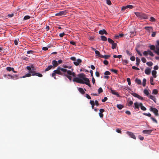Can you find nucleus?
<instances>
[{
    "instance_id": "1",
    "label": "nucleus",
    "mask_w": 159,
    "mask_h": 159,
    "mask_svg": "<svg viewBox=\"0 0 159 159\" xmlns=\"http://www.w3.org/2000/svg\"><path fill=\"white\" fill-rule=\"evenodd\" d=\"M73 70V69H72L71 70H68L66 69L62 68L60 66H58L56 70L53 71L52 74V76L55 79H57L55 76L56 74L61 76H66L70 81H71L72 80L71 75L73 77L76 76L75 73L72 72Z\"/></svg>"
},
{
    "instance_id": "2",
    "label": "nucleus",
    "mask_w": 159,
    "mask_h": 159,
    "mask_svg": "<svg viewBox=\"0 0 159 159\" xmlns=\"http://www.w3.org/2000/svg\"><path fill=\"white\" fill-rule=\"evenodd\" d=\"M78 77H75L73 81L77 83L85 84L89 87H91L89 80L88 78L85 77L86 75L83 73L80 74L78 75Z\"/></svg>"
},
{
    "instance_id": "3",
    "label": "nucleus",
    "mask_w": 159,
    "mask_h": 159,
    "mask_svg": "<svg viewBox=\"0 0 159 159\" xmlns=\"http://www.w3.org/2000/svg\"><path fill=\"white\" fill-rule=\"evenodd\" d=\"M34 66H31V67L29 66H27L26 68L29 70V73L25 74L22 77H20V78H25L26 77H30L32 75L33 76L36 75L39 77H43L42 74L39 73H36L33 70Z\"/></svg>"
},
{
    "instance_id": "4",
    "label": "nucleus",
    "mask_w": 159,
    "mask_h": 159,
    "mask_svg": "<svg viewBox=\"0 0 159 159\" xmlns=\"http://www.w3.org/2000/svg\"><path fill=\"white\" fill-rule=\"evenodd\" d=\"M134 14L137 17L141 19H147L148 18V16L145 14L139 12H135Z\"/></svg>"
},
{
    "instance_id": "5",
    "label": "nucleus",
    "mask_w": 159,
    "mask_h": 159,
    "mask_svg": "<svg viewBox=\"0 0 159 159\" xmlns=\"http://www.w3.org/2000/svg\"><path fill=\"white\" fill-rule=\"evenodd\" d=\"M143 93L145 95L148 96L150 99L152 100L155 103H156V98L152 95H149V93L148 90L146 89H144Z\"/></svg>"
},
{
    "instance_id": "6",
    "label": "nucleus",
    "mask_w": 159,
    "mask_h": 159,
    "mask_svg": "<svg viewBox=\"0 0 159 159\" xmlns=\"http://www.w3.org/2000/svg\"><path fill=\"white\" fill-rule=\"evenodd\" d=\"M150 111H152L156 116H158L159 114L158 113V110L155 108L151 107L150 108Z\"/></svg>"
},
{
    "instance_id": "7",
    "label": "nucleus",
    "mask_w": 159,
    "mask_h": 159,
    "mask_svg": "<svg viewBox=\"0 0 159 159\" xmlns=\"http://www.w3.org/2000/svg\"><path fill=\"white\" fill-rule=\"evenodd\" d=\"M66 10L60 11L59 12L55 14L56 16H61L66 15Z\"/></svg>"
},
{
    "instance_id": "8",
    "label": "nucleus",
    "mask_w": 159,
    "mask_h": 159,
    "mask_svg": "<svg viewBox=\"0 0 159 159\" xmlns=\"http://www.w3.org/2000/svg\"><path fill=\"white\" fill-rule=\"evenodd\" d=\"M126 134L129 135L131 138L134 139H136V137L134 134L131 132L127 131L126 132Z\"/></svg>"
},
{
    "instance_id": "9",
    "label": "nucleus",
    "mask_w": 159,
    "mask_h": 159,
    "mask_svg": "<svg viewBox=\"0 0 159 159\" xmlns=\"http://www.w3.org/2000/svg\"><path fill=\"white\" fill-rule=\"evenodd\" d=\"M8 76L10 77V78L13 80H16L19 78L18 75H12L10 74H8Z\"/></svg>"
},
{
    "instance_id": "10",
    "label": "nucleus",
    "mask_w": 159,
    "mask_h": 159,
    "mask_svg": "<svg viewBox=\"0 0 159 159\" xmlns=\"http://www.w3.org/2000/svg\"><path fill=\"white\" fill-rule=\"evenodd\" d=\"M152 130V129L149 130H144L143 131V133L144 134H149L151 133Z\"/></svg>"
},
{
    "instance_id": "11",
    "label": "nucleus",
    "mask_w": 159,
    "mask_h": 159,
    "mask_svg": "<svg viewBox=\"0 0 159 159\" xmlns=\"http://www.w3.org/2000/svg\"><path fill=\"white\" fill-rule=\"evenodd\" d=\"M82 62V60L81 59H78L77 60V61H74L73 63L76 66H78L80 63Z\"/></svg>"
},
{
    "instance_id": "12",
    "label": "nucleus",
    "mask_w": 159,
    "mask_h": 159,
    "mask_svg": "<svg viewBox=\"0 0 159 159\" xmlns=\"http://www.w3.org/2000/svg\"><path fill=\"white\" fill-rule=\"evenodd\" d=\"M6 69L7 71H10L12 70L13 72L15 73H17V72L15 71L14 69L12 67H7L6 68Z\"/></svg>"
},
{
    "instance_id": "13",
    "label": "nucleus",
    "mask_w": 159,
    "mask_h": 159,
    "mask_svg": "<svg viewBox=\"0 0 159 159\" xmlns=\"http://www.w3.org/2000/svg\"><path fill=\"white\" fill-rule=\"evenodd\" d=\"M52 64L53 65L52 66L54 67H56L58 65V63L57 61L55 60L52 61Z\"/></svg>"
},
{
    "instance_id": "14",
    "label": "nucleus",
    "mask_w": 159,
    "mask_h": 159,
    "mask_svg": "<svg viewBox=\"0 0 159 159\" xmlns=\"http://www.w3.org/2000/svg\"><path fill=\"white\" fill-rule=\"evenodd\" d=\"M99 33L100 34H107V32L104 29H103L99 31Z\"/></svg>"
},
{
    "instance_id": "15",
    "label": "nucleus",
    "mask_w": 159,
    "mask_h": 159,
    "mask_svg": "<svg viewBox=\"0 0 159 159\" xmlns=\"http://www.w3.org/2000/svg\"><path fill=\"white\" fill-rule=\"evenodd\" d=\"M145 72L146 74L148 75H149L151 73V70L150 69L147 68L145 70Z\"/></svg>"
},
{
    "instance_id": "16",
    "label": "nucleus",
    "mask_w": 159,
    "mask_h": 159,
    "mask_svg": "<svg viewBox=\"0 0 159 159\" xmlns=\"http://www.w3.org/2000/svg\"><path fill=\"white\" fill-rule=\"evenodd\" d=\"M95 53L97 56H98L101 58V57H103V55L101 54L100 52L98 51H95Z\"/></svg>"
},
{
    "instance_id": "17",
    "label": "nucleus",
    "mask_w": 159,
    "mask_h": 159,
    "mask_svg": "<svg viewBox=\"0 0 159 159\" xmlns=\"http://www.w3.org/2000/svg\"><path fill=\"white\" fill-rule=\"evenodd\" d=\"M111 93L115 95H116L117 97H119L120 95L117 92H116L114 90H111Z\"/></svg>"
},
{
    "instance_id": "18",
    "label": "nucleus",
    "mask_w": 159,
    "mask_h": 159,
    "mask_svg": "<svg viewBox=\"0 0 159 159\" xmlns=\"http://www.w3.org/2000/svg\"><path fill=\"white\" fill-rule=\"evenodd\" d=\"M135 82L136 83L140 85L141 84L142 82L141 80L138 79V78H136L135 80Z\"/></svg>"
},
{
    "instance_id": "19",
    "label": "nucleus",
    "mask_w": 159,
    "mask_h": 159,
    "mask_svg": "<svg viewBox=\"0 0 159 159\" xmlns=\"http://www.w3.org/2000/svg\"><path fill=\"white\" fill-rule=\"evenodd\" d=\"M140 106V107L141 109L143 111H146V108L144 106H143V104L142 103H139Z\"/></svg>"
},
{
    "instance_id": "20",
    "label": "nucleus",
    "mask_w": 159,
    "mask_h": 159,
    "mask_svg": "<svg viewBox=\"0 0 159 159\" xmlns=\"http://www.w3.org/2000/svg\"><path fill=\"white\" fill-rule=\"evenodd\" d=\"M152 74L153 76V77L155 78L157 77V71L156 70H152Z\"/></svg>"
},
{
    "instance_id": "21",
    "label": "nucleus",
    "mask_w": 159,
    "mask_h": 159,
    "mask_svg": "<svg viewBox=\"0 0 159 159\" xmlns=\"http://www.w3.org/2000/svg\"><path fill=\"white\" fill-rule=\"evenodd\" d=\"M135 109H139L140 106L139 103L138 104L136 102L134 103Z\"/></svg>"
},
{
    "instance_id": "22",
    "label": "nucleus",
    "mask_w": 159,
    "mask_h": 159,
    "mask_svg": "<svg viewBox=\"0 0 159 159\" xmlns=\"http://www.w3.org/2000/svg\"><path fill=\"white\" fill-rule=\"evenodd\" d=\"M124 34H119L118 35H116L115 36V38L116 39H117L119 38H121L123 36Z\"/></svg>"
},
{
    "instance_id": "23",
    "label": "nucleus",
    "mask_w": 159,
    "mask_h": 159,
    "mask_svg": "<svg viewBox=\"0 0 159 159\" xmlns=\"http://www.w3.org/2000/svg\"><path fill=\"white\" fill-rule=\"evenodd\" d=\"M112 47H111V48L112 49H115L116 47V46H117V44L116 43H115L114 42V43H112Z\"/></svg>"
},
{
    "instance_id": "24",
    "label": "nucleus",
    "mask_w": 159,
    "mask_h": 159,
    "mask_svg": "<svg viewBox=\"0 0 159 159\" xmlns=\"http://www.w3.org/2000/svg\"><path fill=\"white\" fill-rule=\"evenodd\" d=\"M136 65L138 66L139 65V63L140 62V60L138 57H137L136 58Z\"/></svg>"
},
{
    "instance_id": "25",
    "label": "nucleus",
    "mask_w": 159,
    "mask_h": 159,
    "mask_svg": "<svg viewBox=\"0 0 159 159\" xmlns=\"http://www.w3.org/2000/svg\"><path fill=\"white\" fill-rule=\"evenodd\" d=\"M149 47L152 50H153L154 51V50L155 49V46L154 45H150L149 46Z\"/></svg>"
},
{
    "instance_id": "26",
    "label": "nucleus",
    "mask_w": 159,
    "mask_h": 159,
    "mask_svg": "<svg viewBox=\"0 0 159 159\" xmlns=\"http://www.w3.org/2000/svg\"><path fill=\"white\" fill-rule=\"evenodd\" d=\"M53 67L52 66L50 65L48 66L45 70V71H48L51 70Z\"/></svg>"
},
{
    "instance_id": "27",
    "label": "nucleus",
    "mask_w": 159,
    "mask_h": 159,
    "mask_svg": "<svg viewBox=\"0 0 159 159\" xmlns=\"http://www.w3.org/2000/svg\"><path fill=\"white\" fill-rule=\"evenodd\" d=\"M78 90L82 94H84L85 93V92L84 91L83 89L82 88H79L78 89Z\"/></svg>"
},
{
    "instance_id": "28",
    "label": "nucleus",
    "mask_w": 159,
    "mask_h": 159,
    "mask_svg": "<svg viewBox=\"0 0 159 159\" xmlns=\"http://www.w3.org/2000/svg\"><path fill=\"white\" fill-rule=\"evenodd\" d=\"M150 81L151 84V85H153L155 84L154 83H153V77H151L150 78Z\"/></svg>"
},
{
    "instance_id": "29",
    "label": "nucleus",
    "mask_w": 159,
    "mask_h": 159,
    "mask_svg": "<svg viewBox=\"0 0 159 159\" xmlns=\"http://www.w3.org/2000/svg\"><path fill=\"white\" fill-rule=\"evenodd\" d=\"M101 40L103 41H106L107 40V38L104 36L102 35L101 36Z\"/></svg>"
},
{
    "instance_id": "30",
    "label": "nucleus",
    "mask_w": 159,
    "mask_h": 159,
    "mask_svg": "<svg viewBox=\"0 0 159 159\" xmlns=\"http://www.w3.org/2000/svg\"><path fill=\"white\" fill-rule=\"evenodd\" d=\"M116 107L119 109L120 110L122 109L124 107L121 104H117L116 106Z\"/></svg>"
},
{
    "instance_id": "31",
    "label": "nucleus",
    "mask_w": 159,
    "mask_h": 159,
    "mask_svg": "<svg viewBox=\"0 0 159 159\" xmlns=\"http://www.w3.org/2000/svg\"><path fill=\"white\" fill-rule=\"evenodd\" d=\"M148 54L152 57H153L154 56V54L153 53L149 50H148Z\"/></svg>"
},
{
    "instance_id": "32",
    "label": "nucleus",
    "mask_w": 159,
    "mask_h": 159,
    "mask_svg": "<svg viewBox=\"0 0 159 159\" xmlns=\"http://www.w3.org/2000/svg\"><path fill=\"white\" fill-rule=\"evenodd\" d=\"M146 80L145 79H144L143 81V87H145L146 85Z\"/></svg>"
},
{
    "instance_id": "33",
    "label": "nucleus",
    "mask_w": 159,
    "mask_h": 159,
    "mask_svg": "<svg viewBox=\"0 0 159 159\" xmlns=\"http://www.w3.org/2000/svg\"><path fill=\"white\" fill-rule=\"evenodd\" d=\"M147 65L149 66H151L153 65V63L151 61L148 62L146 63Z\"/></svg>"
},
{
    "instance_id": "34",
    "label": "nucleus",
    "mask_w": 159,
    "mask_h": 159,
    "mask_svg": "<svg viewBox=\"0 0 159 159\" xmlns=\"http://www.w3.org/2000/svg\"><path fill=\"white\" fill-rule=\"evenodd\" d=\"M152 93L155 94H157L158 93V91L156 89H154L152 90Z\"/></svg>"
},
{
    "instance_id": "35",
    "label": "nucleus",
    "mask_w": 159,
    "mask_h": 159,
    "mask_svg": "<svg viewBox=\"0 0 159 159\" xmlns=\"http://www.w3.org/2000/svg\"><path fill=\"white\" fill-rule=\"evenodd\" d=\"M110 57V55H103V57H101L102 58H105L106 59L108 58V57Z\"/></svg>"
},
{
    "instance_id": "36",
    "label": "nucleus",
    "mask_w": 159,
    "mask_h": 159,
    "mask_svg": "<svg viewBox=\"0 0 159 159\" xmlns=\"http://www.w3.org/2000/svg\"><path fill=\"white\" fill-rule=\"evenodd\" d=\"M143 114L144 115L147 116L148 117H151V114L149 113H144Z\"/></svg>"
},
{
    "instance_id": "37",
    "label": "nucleus",
    "mask_w": 159,
    "mask_h": 159,
    "mask_svg": "<svg viewBox=\"0 0 159 159\" xmlns=\"http://www.w3.org/2000/svg\"><path fill=\"white\" fill-rule=\"evenodd\" d=\"M102 92L103 90L102 89L101 87L99 88L98 90V93L100 94Z\"/></svg>"
},
{
    "instance_id": "38",
    "label": "nucleus",
    "mask_w": 159,
    "mask_h": 159,
    "mask_svg": "<svg viewBox=\"0 0 159 159\" xmlns=\"http://www.w3.org/2000/svg\"><path fill=\"white\" fill-rule=\"evenodd\" d=\"M108 41L109 43L111 44L114 42L112 39L109 38L108 39Z\"/></svg>"
},
{
    "instance_id": "39",
    "label": "nucleus",
    "mask_w": 159,
    "mask_h": 159,
    "mask_svg": "<svg viewBox=\"0 0 159 159\" xmlns=\"http://www.w3.org/2000/svg\"><path fill=\"white\" fill-rule=\"evenodd\" d=\"M30 16H24V19L25 20H28L30 19Z\"/></svg>"
},
{
    "instance_id": "40",
    "label": "nucleus",
    "mask_w": 159,
    "mask_h": 159,
    "mask_svg": "<svg viewBox=\"0 0 159 159\" xmlns=\"http://www.w3.org/2000/svg\"><path fill=\"white\" fill-rule=\"evenodd\" d=\"M156 49L157 50H154V52L159 55V48L157 47V48H156Z\"/></svg>"
},
{
    "instance_id": "41",
    "label": "nucleus",
    "mask_w": 159,
    "mask_h": 159,
    "mask_svg": "<svg viewBox=\"0 0 159 159\" xmlns=\"http://www.w3.org/2000/svg\"><path fill=\"white\" fill-rule=\"evenodd\" d=\"M149 20L152 22H154L155 21V19L153 17L151 16Z\"/></svg>"
},
{
    "instance_id": "42",
    "label": "nucleus",
    "mask_w": 159,
    "mask_h": 159,
    "mask_svg": "<svg viewBox=\"0 0 159 159\" xmlns=\"http://www.w3.org/2000/svg\"><path fill=\"white\" fill-rule=\"evenodd\" d=\"M133 104V102L132 101H129L128 103V105L129 107H130Z\"/></svg>"
},
{
    "instance_id": "43",
    "label": "nucleus",
    "mask_w": 159,
    "mask_h": 159,
    "mask_svg": "<svg viewBox=\"0 0 159 159\" xmlns=\"http://www.w3.org/2000/svg\"><path fill=\"white\" fill-rule=\"evenodd\" d=\"M110 70L112 72H113L116 74H117L118 72V71L117 70L113 69H111Z\"/></svg>"
},
{
    "instance_id": "44",
    "label": "nucleus",
    "mask_w": 159,
    "mask_h": 159,
    "mask_svg": "<svg viewBox=\"0 0 159 159\" xmlns=\"http://www.w3.org/2000/svg\"><path fill=\"white\" fill-rule=\"evenodd\" d=\"M150 118L155 123H157V120L153 117H151Z\"/></svg>"
},
{
    "instance_id": "45",
    "label": "nucleus",
    "mask_w": 159,
    "mask_h": 159,
    "mask_svg": "<svg viewBox=\"0 0 159 159\" xmlns=\"http://www.w3.org/2000/svg\"><path fill=\"white\" fill-rule=\"evenodd\" d=\"M131 94L134 97H135L136 98H138V97L139 95V94L135 93H131Z\"/></svg>"
},
{
    "instance_id": "46",
    "label": "nucleus",
    "mask_w": 159,
    "mask_h": 159,
    "mask_svg": "<svg viewBox=\"0 0 159 159\" xmlns=\"http://www.w3.org/2000/svg\"><path fill=\"white\" fill-rule=\"evenodd\" d=\"M131 94L134 97H135L136 98H138V97L139 95V94L135 93H131Z\"/></svg>"
},
{
    "instance_id": "47",
    "label": "nucleus",
    "mask_w": 159,
    "mask_h": 159,
    "mask_svg": "<svg viewBox=\"0 0 159 159\" xmlns=\"http://www.w3.org/2000/svg\"><path fill=\"white\" fill-rule=\"evenodd\" d=\"M127 81L128 82V84L129 85H130L131 84L130 80L129 78H127Z\"/></svg>"
},
{
    "instance_id": "48",
    "label": "nucleus",
    "mask_w": 159,
    "mask_h": 159,
    "mask_svg": "<svg viewBox=\"0 0 159 159\" xmlns=\"http://www.w3.org/2000/svg\"><path fill=\"white\" fill-rule=\"evenodd\" d=\"M136 50L138 54L141 56H142V54L140 53L139 51L137 49H136Z\"/></svg>"
},
{
    "instance_id": "49",
    "label": "nucleus",
    "mask_w": 159,
    "mask_h": 159,
    "mask_svg": "<svg viewBox=\"0 0 159 159\" xmlns=\"http://www.w3.org/2000/svg\"><path fill=\"white\" fill-rule=\"evenodd\" d=\"M126 6L127 8H129L130 9H132L134 7V6L132 5H128Z\"/></svg>"
},
{
    "instance_id": "50",
    "label": "nucleus",
    "mask_w": 159,
    "mask_h": 159,
    "mask_svg": "<svg viewBox=\"0 0 159 159\" xmlns=\"http://www.w3.org/2000/svg\"><path fill=\"white\" fill-rule=\"evenodd\" d=\"M157 44L156 45V48H157V47L159 48V40H157L156 41Z\"/></svg>"
},
{
    "instance_id": "51",
    "label": "nucleus",
    "mask_w": 159,
    "mask_h": 159,
    "mask_svg": "<svg viewBox=\"0 0 159 159\" xmlns=\"http://www.w3.org/2000/svg\"><path fill=\"white\" fill-rule=\"evenodd\" d=\"M126 52L127 55L130 56L132 55V53L128 50H126Z\"/></svg>"
},
{
    "instance_id": "52",
    "label": "nucleus",
    "mask_w": 159,
    "mask_h": 159,
    "mask_svg": "<svg viewBox=\"0 0 159 159\" xmlns=\"http://www.w3.org/2000/svg\"><path fill=\"white\" fill-rule=\"evenodd\" d=\"M141 60L143 63H145L146 62V60L144 57H142L141 58Z\"/></svg>"
},
{
    "instance_id": "53",
    "label": "nucleus",
    "mask_w": 159,
    "mask_h": 159,
    "mask_svg": "<svg viewBox=\"0 0 159 159\" xmlns=\"http://www.w3.org/2000/svg\"><path fill=\"white\" fill-rule=\"evenodd\" d=\"M111 73L108 71H106L104 73V75H110Z\"/></svg>"
},
{
    "instance_id": "54",
    "label": "nucleus",
    "mask_w": 159,
    "mask_h": 159,
    "mask_svg": "<svg viewBox=\"0 0 159 159\" xmlns=\"http://www.w3.org/2000/svg\"><path fill=\"white\" fill-rule=\"evenodd\" d=\"M103 63L105 65H107L108 64L109 62L107 61L106 60H105L103 61Z\"/></svg>"
},
{
    "instance_id": "55",
    "label": "nucleus",
    "mask_w": 159,
    "mask_h": 159,
    "mask_svg": "<svg viewBox=\"0 0 159 159\" xmlns=\"http://www.w3.org/2000/svg\"><path fill=\"white\" fill-rule=\"evenodd\" d=\"M130 59L132 61H134L135 60V58L134 56H132L130 57Z\"/></svg>"
},
{
    "instance_id": "56",
    "label": "nucleus",
    "mask_w": 159,
    "mask_h": 159,
    "mask_svg": "<svg viewBox=\"0 0 159 159\" xmlns=\"http://www.w3.org/2000/svg\"><path fill=\"white\" fill-rule=\"evenodd\" d=\"M116 131L118 133H120V134L121 133V130L120 129H118V128H117L116 129Z\"/></svg>"
},
{
    "instance_id": "57",
    "label": "nucleus",
    "mask_w": 159,
    "mask_h": 159,
    "mask_svg": "<svg viewBox=\"0 0 159 159\" xmlns=\"http://www.w3.org/2000/svg\"><path fill=\"white\" fill-rule=\"evenodd\" d=\"M138 137L141 140H143L144 139V137L141 136L140 135H139L138 136Z\"/></svg>"
},
{
    "instance_id": "58",
    "label": "nucleus",
    "mask_w": 159,
    "mask_h": 159,
    "mask_svg": "<svg viewBox=\"0 0 159 159\" xmlns=\"http://www.w3.org/2000/svg\"><path fill=\"white\" fill-rule=\"evenodd\" d=\"M107 99L108 98L107 97H105L102 100V102H105L107 100Z\"/></svg>"
},
{
    "instance_id": "59",
    "label": "nucleus",
    "mask_w": 159,
    "mask_h": 159,
    "mask_svg": "<svg viewBox=\"0 0 159 159\" xmlns=\"http://www.w3.org/2000/svg\"><path fill=\"white\" fill-rule=\"evenodd\" d=\"M132 68L133 69L137 70H139V69L138 68L135 66H133L132 67Z\"/></svg>"
},
{
    "instance_id": "60",
    "label": "nucleus",
    "mask_w": 159,
    "mask_h": 159,
    "mask_svg": "<svg viewBox=\"0 0 159 159\" xmlns=\"http://www.w3.org/2000/svg\"><path fill=\"white\" fill-rule=\"evenodd\" d=\"M95 75L97 77H99L100 76V74L99 72L97 71L95 72Z\"/></svg>"
},
{
    "instance_id": "61",
    "label": "nucleus",
    "mask_w": 159,
    "mask_h": 159,
    "mask_svg": "<svg viewBox=\"0 0 159 159\" xmlns=\"http://www.w3.org/2000/svg\"><path fill=\"white\" fill-rule=\"evenodd\" d=\"M148 54V51H144L143 52V54L145 56H146Z\"/></svg>"
},
{
    "instance_id": "62",
    "label": "nucleus",
    "mask_w": 159,
    "mask_h": 159,
    "mask_svg": "<svg viewBox=\"0 0 159 159\" xmlns=\"http://www.w3.org/2000/svg\"><path fill=\"white\" fill-rule=\"evenodd\" d=\"M70 59L72 61H76V58L75 57H72L70 58Z\"/></svg>"
},
{
    "instance_id": "63",
    "label": "nucleus",
    "mask_w": 159,
    "mask_h": 159,
    "mask_svg": "<svg viewBox=\"0 0 159 159\" xmlns=\"http://www.w3.org/2000/svg\"><path fill=\"white\" fill-rule=\"evenodd\" d=\"M107 3L108 5H110L111 4L110 0H107Z\"/></svg>"
},
{
    "instance_id": "64",
    "label": "nucleus",
    "mask_w": 159,
    "mask_h": 159,
    "mask_svg": "<svg viewBox=\"0 0 159 159\" xmlns=\"http://www.w3.org/2000/svg\"><path fill=\"white\" fill-rule=\"evenodd\" d=\"M126 114L128 115H130L131 114V112L129 111H127L125 112Z\"/></svg>"
}]
</instances>
